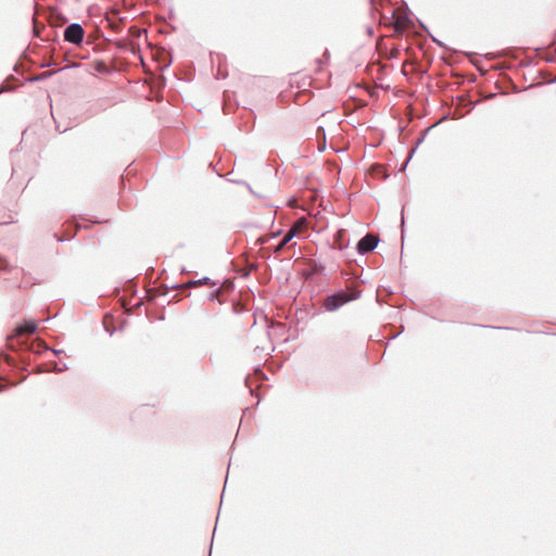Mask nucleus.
Returning <instances> with one entry per match:
<instances>
[{
  "label": "nucleus",
  "mask_w": 556,
  "mask_h": 556,
  "mask_svg": "<svg viewBox=\"0 0 556 556\" xmlns=\"http://www.w3.org/2000/svg\"><path fill=\"white\" fill-rule=\"evenodd\" d=\"M522 74L523 84H518L507 75V72H494L495 87L501 93L519 92L532 87L551 85L556 83V76L552 72H520Z\"/></svg>",
  "instance_id": "f257e3e1"
},
{
  "label": "nucleus",
  "mask_w": 556,
  "mask_h": 556,
  "mask_svg": "<svg viewBox=\"0 0 556 556\" xmlns=\"http://www.w3.org/2000/svg\"><path fill=\"white\" fill-rule=\"evenodd\" d=\"M18 76L9 75L1 84H0V96L4 92H11L16 90L20 86L25 84H33L38 81H43L56 74L58 72H47V74L42 75H25L26 72H16Z\"/></svg>",
  "instance_id": "f03ea898"
},
{
  "label": "nucleus",
  "mask_w": 556,
  "mask_h": 556,
  "mask_svg": "<svg viewBox=\"0 0 556 556\" xmlns=\"http://www.w3.org/2000/svg\"><path fill=\"white\" fill-rule=\"evenodd\" d=\"M362 296V290L357 289L352 292H348L343 289H339L336 292L328 294L323 300V307L327 312H336L343 305L357 300Z\"/></svg>",
  "instance_id": "7ed1b4c3"
},
{
  "label": "nucleus",
  "mask_w": 556,
  "mask_h": 556,
  "mask_svg": "<svg viewBox=\"0 0 556 556\" xmlns=\"http://www.w3.org/2000/svg\"><path fill=\"white\" fill-rule=\"evenodd\" d=\"M143 85L142 87H147L149 89V93L146 96L152 100H161L162 99V90L166 85V78L164 77V72H143Z\"/></svg>",
  "instance_id": "20e7f679"
},
{
  "label": "nucleus",
  "mask_w": 556,
  "mask_h": 556,
  "mask_svg": "<svg viewBox=\"0 0 556 556\" xmlns=\"http://www.w3.org/2000/svg\"><path fill=\"white\" fill-rule=\"evenodd\" d=\"M38 329V325L34 320H25L16 326L13 333L8 336L7 338V344L8 348L13 351H18V344H22L23 342L20 340V336L23 333L34 334Z\"/></svg>",
  "instance_id": "39448f33"
},
{
  "label": "nucleus",
  "mask_w": 556,
  "mask_h": 556,
  "mask_svg": "<svg viewBox=\"0 0 556 556\" xmlns=\"http://www.w3.org/2000/svg\"><path fill=\"white\" fill-rule=\"evenodd\" d=\"M80 222H90V219L87 218L86 216L73 215L72 218L66 222V225H67L66 236L61 237L58 233H55L56 240L59 242L72 240L76 236L77 230L83 227Z\"/></svg>",
  "instance_id": "423d86ee"
},
{
  "label": "nucleus",
  "mask_w": 556,
  "mask_h": 556,
  "mask_svg": "<svg viewBox=\"0 0 556 556\" xmlns=\"http://www.w3.org/2000/svg\"><path fill=\"white\" fill-rule=\"evenodd\" d=\"M235 289V283L233 281L229 280V279H225L223 281V283L216 288L215 290H213L208 296H207V300L211 301V302H219V303H223L226 301V295L229 294L230 292H232Z\"/></svg>",
  "instance_id": "0eeeda50"
},
{
  "label": "nucleus",
  "mask_w": 556,
  "mask_h": 556,
  "mask_svg": "<svg viewBox=\"0 0 556 556\" xmlns=\"http://www.w3.org/2000/svg\"><path fill=\"white\" fill-rule=\"evenodd\" d=\"M379 243V238L372 233H366L356 244V252L358 255H366L374 251Z\"/></svg>",
  "instance_id": "6e6552de"
},
{
  "label": "nucleus",
  "mask_w": 556,
  "mask_h": 556,
  "mask_svg": "<svg viewBox=\"0 0 556 556\" xmlns=\"http://www.w3.org/2000/svg\"><path fill=\"white\" fill-rule=\"evenodd\" d=\"M84 29L79 24H71L64 30V39L72 43H80L84 38Z\"/></svg>",
  "instance_id": "1a4fd4ad"
},
{
  "label": "nucleus",
  "mask_w": 556,
  "mask_h": 556,
  "mask_svg": "<svg viewBox=\"0 0 556 556\" xmlns=\"http://www.w3.org/2000/svg\"><path fill=\"white\" fill-rule=\"evenodd\" d=\"M217 281L216 280H213L211 279L210 277H202L200 279H197V280H189L187 281L186 283L179 286V285H173L172 287H166L167 289H176L178 287H181L182 289H189L191 287H198V286H208V287H216L217 286Z\"/></svg>",
  "instance_id": "9d476101"
},
{
  "label": "nucleus",
  "mask_w": 556,
  "mask_h": 556,
  "mask_svg": "<svg viewBox=\"0 0 556 556\" xmlns=\"http://www.w3.org/2000/svg\"><path fill=\"white\" fill-rule=\"evenodd\" d=\"M333 244L338 250L348 249L350 245V239L345 229H339L333 236Z\"/></svg>",
  "instance_id": "9b49d317"
},
{
  "label": "nucleus",
  "mask_w": 556,
  "mask_h": 556,
  "mask_svg": "<svg viewBox=\"0 0 556 556\" xmlns=\"http://www.w3.org/2000/svg\"><path fill=\"white\" fill-rule=\"evenodd\" d=\"M295 236H298V230L295 228L290 229L279 242L277 250L283 249L289 243V241Z\"/></svg>",
  "instance_id": "f8f14e48"
},
{
  "label": "nucleus",
  "mask_w": 556,
  "mask_h": 556,
  "mask_svg": "<svg viewBox=\"0 0 556 556\" xmlns=\"http://www.w3.org/2000/svg\"><path fill=\"white\" fill-rule=\"evenodd\" d=\"M67 369H68V366L66 365V363H62L61 365L55 361L48 363V370H51L54 372H63Z\"/></svg>",
  "instance_id": "ddd939ff"
},
{
  "label": "nucleus",
  "mask_w": 556,
  "mask_h": 556,
  "mask_svg": "<svg viewBox=\"0 0 556 556\" xmlns=\"http://www.w3.org/2000/svg\"><path fill=\"white\" fill-rule=\"evenodd\" d=\"M18 382H10L9 379L0 375V392L8 390L10 387L17 386Z\"/></svg>",
  "instance_id": "4468645a"
},
{
  "label": "nucleus",
  "mask_w": 556,
  "mask_h": 556,
  "mask_svg": "<svg viewBox=\"0 0 556 556\" xmlns=\"http://www.w3.org/2000/svg\"><path fill=\"white\" fill-rule=\"evenodd\" d=\"M192 73L193 72H176V71H173V74L174 76L177 78V79H185V80H192Z\"/></svg>",
  "instance_id": "2eb2a0df"
},
{
  "label": "nucleus",
  "mask_w": 556,
  "mask_h": 556,
  "mask_svg": "<svg viewBox=\"0 0 556 556\" xmlns=\"http://www.w3.org/2000/svg\"><path fill=\"white\" fill-rule=\"evenodd\" d=\"M326 266L321 263H315L312 267V271L315 275H325Z\"/></svg>",
  "instance_id": "dca6fc26"
},
{
  "label": "nucleus",
  "mask_w": 556,
  "mask_h": 556,
  "mask_svg": "<svg viewBox=\"0 0 556 556\" xmlns=\"http://www.w3.org/2000/svg\"><path fill=\"white\" fill-rule=\"evenodd\" d=\"M229 93L228 91H224V99H223V110L225 114H229L231 112L230 104L228 103Z\"/></svg>",
  "instance_id": "f3484780"
},
{
  "label": "nucleus",
  "mask_w": 556,
  "mask_h": 556,
  "mask_svg": "<svg viewBox=\"0 0 556 556\" xmlns=\"http://www.w3.org/2000/svg\"><path fill=\"white\" fill-rule=\"evenodd\" d=\"M416 150H417V147H414V148L409 151V153H408V156H407L406 161L403 163V165H401V168L399 169V172H404V170L406 169L407 164H408V162L410 161V159L413 157V155H414V153L416 152Z\"/></svg>",
  "instance_id": "a211bd4d"
},
{
  "label": "nucleus",
  "mask_w": 556,
  "mask_h": 556,
  "mask_svg": "<svg viewBox=\"0 0 556 556\" xmlns=\"http://www.w3.org/2000/svg\"><path fill=\"white\" fill-rule=\"evenodd\" d=\"M405 219H404V208H402V212H401V228H402V233H401V237H402V243L404 242V238H405Z\"/></svg>",
  "instance_id": "6ab92c4d"
},
{
  "label": "nucleus",
  "mask_w": 556,
  "mask_h": 556,
  "mask_svg": "<svg viewBox=\"0 0 556 556\" xmlns=\"http://www.w3.org/2000/svg\"><path fill=\"white\" fill-rule=\"evenodd\" d=\"M432 127H433V126H431V127L427 128V129L421 134V136L418 138V140H417V142H416V144H415L414 147H417V148H418V146H419V144L425 140V138H426L427 134L431 130V128H432Z\"/></svg>",
  "instance_id": "aec40b11"
},
{
  "label": "nucleus",
  "mask_w": 556,
  "mask_h": 556,
  "mask_svg": "<svg viewBox=\"0 0 556 556\" xmlns=\"http://www.w3.org/2000/svg\"><path fill=\"white\" fill-rule=\"evenodd\" d=\"M9 269V262L5 257L0 256V270H8Z\"/></svg>",
  "instance_id": "412c9836"
},
{
  "label": "nucleus",
  "mask_w": 556,
  "mask_h": 556,
  "mask_svg": "<svg viewBox=\"0 0 556 556\" xmlns=\"http://www.w3.org/2000/svg\"><path fill=\"white\" fill-rule=\"evenodd\" d=\"M227 76H228V72L227 71L217 72V74L214 76V79H216V80L225 79V78H227Z\"/></svg>",
  "instance_id": "4be33fe9"
},
{
  "label": "nucleus",
  "mask_w": 556,
  "mask_h": 556,
  "mask_svg": "<svg viewBox=\"0 0 556 556\" xmlns=\"http://www.w3.org/2000/svg\"><path fill=\"white\" fill-rule=\"evenodd\" d=\"M228 181L237 185H244L247 188H250V184L245 180L228 179Z\"/></svg>",
  "instance_id": "5701e85b"
},
{
  "label": "nucleus",
  "mask_w": 556,
  "mask_h": 556,
  "mask_svg": "<svg viewBox=\"0 0 556 556\" xmlns=\"http://www.w3.org/2000/svg\"><path fill=\"white\" fill-rule=\"evenodd\" d=\"M47 350L51 351L55 356H60L64 353V350L61 349H54V348H47Z\"/></svg>",
  "instance_id": "b1692460"
},
{
  "label": "nucleus",
  "mask_w": 556,
  "mask_h": 556,
  "mask_svg": "<svg viewBox=\"0 0 556 556\" xmlns=\"http://www.w3.org/2000/svg\"><path fill=\"white\" fill-rule=\"evenodd\" d=\"M104 330L110 334V336H113L116 331V328H113V327H110L106 325V323H104Z\"/></svg>",
  "instance_id": "393cba45"
},
{
  "label": "nucleus",
  "mask_w": 556,
  "mask_h": 556,
  "mask_svg": "<svg viewBox=\"0 0 556 556\" xmlns=\"http://www.w3.org/2000/svg\"><path fill=\"white\" fill-rule=\"evenodd\" d=\"M4 361L11 366L15 365V359L11 355H4Z\"/></svg>",
  "instance_id": "a878e982"
},
{
  "label": "nucleus",
  "mask_w": 556,
  "mask_h": 556,
  "mask_svg": "<svg viewBox=\"0 0 556 556\" xmlns=\"http://www.w3.org/2000/svg\"><path fill=\"white\" fill-rule=\"evenodd\" d=\"M248 190L255 198H257V199H262L263 198V195H261L260 193L255 192V190H253V188L251 186H250V188H248Z\"/></svg>",
  "instance_id": "bb28decb"
},
{
  "label": "nucleus",
  "mask_w": 556,
  "mask_h": 556,
  "mask_svg": "<svg viewBox=\"0 0 556 556\" xmlns=\"http://www.w3.org/2000/svg\"><path fill=\"white\" fill-rule=\"evenodd\" d=\"M465 73L467 74V75H466V77H467L468 79H470V80H476V75H473V73H472V72L466 71Z\"/></svg>",
  "instance_id": "cd10ccee"
},
{
  "label": "nucleus",
  "mask_w": 556,
  "mask_h": 556,
  "mask_svg": "<svg viewBox=\"0 0 556 556\" xmlns=\"http://www.w3.org/2000/svg\"><path fill=\"white\" fill-rule=\"evenodd\" d=\"M403 331H404V326H402V327H401V330H400V331H397V332H395L394 334H392V336L390 337V340H393V339L397 338V337L400 336V333H402Z\"/></svg>",
  "instance_id": "c85d7f7f"
},
{
  "label": "nucleus",
  "mask_w": 556,
  "mask_h": 556,
  "mask_svg": "<svg viewBox=\"0 0 556 556\" xmlns=\"http://www.w3.org/2000/svg\"><path fill=\"white\" fill-rule=\"evenodd\" d=\"M256 374L260 375L262 378H265V379L267 378L266 375L264 374V371L260 367L256 368Z\"/></svg>",
  "instance_id": "c756f323"
},
{
  "label": "nucleus",
  "mask_w": 556,
  "mask_h": 556,
  "mask_svg": "<svg viewBox=\"0 0 556 556\" xmlns=\"http://www.w3.org/2000/svg\"><path fill=\"white\" fill-rule=\"evenodd\" d=\"M414 72H406V71H403L401 72V74L405 77H408L409 74H413ZM422 74H426L427 72H421Z\"/></svg>",
  "instance_id": "7c9ffc66"
},
{
  "label": "nucleus",
  "mask_w": 556,
  "mask_h": 556,
  "mask_svg": "<svg viewBox=\"0 0 556 556\" xmlns=\"http://www.w3.org/2000/svg\"><path fill=\"white\" fill-rule=\"evenodd\" d=\"M370 97H378L377 90H371L370 91Z\"/></svg>",
  "instance_id": "2f4dec72"
},
{
  "label": "nucleus",
  "mask_w": 556,
  "mask_h": 556,
  "mask_svg": "<svg viewBox=\"0 0 556 556\" xmlns=\"http://www.w3.org/2000/svg\"><path fill=\"white\" fill-rule=\"evenodd\" d=\"M379 87H380L381 89H390V85L384 86V85L380 84V85H379Z\"/></svg>",
  "instance_id": "473e14b6"
},
{
  "label": "nucleus",
  "mask_w": 556,
  "mask_h": 556,
  "mask_svg": "<svg viewBox=\"0 0 556 556\" xmlns=\"http://www.w3.org/2000/svg\"><path fill=\"white\" fill-rule=\"evenodd\" d=\"M232 311H233L235 313H239V311H238V305H237V304H233V305H232Z\"/></svg>",
  "instance_id": "72a5a7b5"
},
{
  "label": "nucleus",
  "mask_w": 556,
  "mask_h": 556,
  "mask_svg": "<svg viewBox=\"0 0 556 556\" xmlns=\"http://www.w3.org/2000/svg\"><path fill=\"white\" fill-rule=\"evenodd\" d=\"M494 329H506V330H510L511 328L509 327H493Z\"/></svg>",
  "instance_id": "f704fd0d"
},
{
  "label": "nucleus",
  "mask_w": 556,
  "mask_h": 556,
  "mask_svg": "<svg viewBox=\"0 0 556 556\" xmlns=\"http://www.w3.org/2000/svg\"><path fill=\"white\" fill-rule=\"evenodd\" d=\"M447 119V116H443L435 125H438L439 123L443 122V121H446Z\"/></svg>",
  "instance_id": "c9c22d12"
},
{
  "label": "nucleus",
  "mask_w": 556,
  "mask_h": 556,
  "mask_svg": "<svg viewBox=\"0 0 556 556\" xmlns=\"http://www.w3.org/2000/svg\"><path fill=\"white\" fill-rule=\"evenodd\" d=\"M482 76L486 75L489 72L486 71H483V72H479Z\"/></svg>",
  "instance_id": "e433bc0d"
},
{
  "label": "nucleus",
  "mask_w": 556,
  "mask_h": 556,
  "mask_svg": "<svg viewBox=\"0 0 556 556\" xmlns=\"http://www.w3.org/2000/svg\"><path fill=\"white\" fill-rule=\"evenodd\" d=\"M249 388H250V393H251L252 395H254V390H253L251 387H249Z\"/></svg>",
  "instance_id": "4c0bfd02"
},
{
  "label": "nucleus",
  "mask_w": 556,
  "mask_h": 556,
  "mask_svg": "<svg viewBox=\"0 0 556 556\" xmlns=\"http://www.w3.org/2000/svg\"><path fill=\"white\" fill-rule=\"evenodd\" d=\"M244 382H245V384L248 386L249 377H247V378L244 379Z\"/></svg>",
  "instance_id": "58836bf2"
},
{
  "label": "nucleus",
  "mask_w": 556,
  "mask_h": 556,
  "mask_svg": "<svg viewBox=\"0 0 556 556\" xmlns=\"http://www.w3.org/2000/svg\"><path fill=\"white\" fill-rule=\"evenodd\" d=\"M91 224H93V225L99 224V220H93V222H91Z\"/></svg>",
  "instance_id": "ea45409f"
}]
</instances>
